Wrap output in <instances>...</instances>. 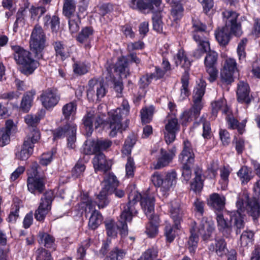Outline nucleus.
I'll list each match as a JSON object with an SVG mask.
<instances>
[{
    "label": "nucleus",
    "mask_w": 260,
    "mask_h": 260,
    "mask_svg": "<svg viewBox=\"0 0 260 260\" xmlns=\"http://www.w3.org/2000/svg\"><path fill=\"white\" fill-rule=\"evenodd\" d=\"M199 124H201L203 127V132L202 136L204 138H208L210 136L211 132L210 124L208 121L203 116L199 122H197L194 123V126L197 127Z\"/></svg>",
    "instance_id": "obj_52"
},
{
    "label": "nucleus",
    "mask_w": 260,
    "mask_h": 260,
    "mask_svg": "<svg viewBox=\"0 0 260 260\" xmlns=\"http://www.w3.org/2000/svg\"><path fill=\"white\" fill-rule=\"evenodd\" d=\"M212 114L216 115L217 111L221 110L222 113L226 114L230 112V109L226 105L225 99H220L212 103Z\"/></svg>",
    "instance_id": "obj_44"
},
{
    "label": "nucleus",
    "mask_w": 260,
    "mask_h": 260,
    "mask_svg": "<svg viewBox=\"0 0 260 260\" xmlns=\"http://www.w3.org/2000/svg\"><path fill=\"white\" fill-rule=\"evenodd\" d=\"M140 200L141 205L145 214L147 216L149 220L154 219L156 223L158 222V217L154 214V198L147 193L142 195L140 193H137L134 197L133 202L135 204Z\"/></svg>",
    "instance_id": "obj_13"
},
{
    "label": "nucleus",
    "mask_w": 260,
    "mask_h": 260,
    "mask_svg": "<svg viewBox=\"0 0 260 260\" xmlns=\"http://www.w3.org/2000/svg\"><path fill=\"white\" fill-rule=\"evenodd\" d=\"M112 145V142L108 138H97L87 139L80 148V153L83 155H91L108 152Z\"/></svg>",
    "instance_id": "obj_10"
},
{
    "label": "nucleus",
    "mask_w": 260,
    "mask_h": 260,
    "mask_svg": "<svg viewBox=\"0 0 260 260\" xmlns=\"http://www.w3.org/2000/svg\"><path fill=\"white\" fill-rule=\"evenodd\" d=\"M249 91L248 84L244 81H240L237 90L238 101L241 103H249L250 101Z\"/></svg>",
    "instance_id": "obj_28"
},
{
    "label": "nucleus",
    "mask_w": 260,
    "mask_h": 260,
    "mask_svg": "<svg viewBox=\"0 0 260 260\" xmlns=\"http://www.w3.org/2000/svg\"><path fill=\"white\" fill-rule=\"evenodd\" d=\"M209 249L210 251H215L219 256L225 255L228 251L226 244L222 238L216 239L214 243L210 245Z\"/></svg>",
    "instance_id": "obj_32"
},
{
    "label": "nucleus",
    "mask_w": 260,
    "mask_h": 260,
    "mask_svg": "<svg viewBox=\"0 0 260 260\" xmlns=\"http://www.w3.org/2000/svg\"><path fill=\"white\" fill-rule=\"evenodd\" d=\"M28 8V4H24V7H20L16 14V20L13 24V30L14 32L18 31V29L20 26H23L25 24V15L26 9Z\"/></svg>",
    "instance_id": "obj_33"
},
{
    "label": "nucleus",
    "mask_w": 260,
    "mask_h": 260,
    "mask_svg": "<svg viewBox=\"0 0 260 260\" xmlns=\"http://www.w3.org/2000/svg\"><path fill=\"white\" fill-rule=\"evenodd\" d=\"M179 129L178 120L176 118H172L168 120L165 125V131L177 133Z\"/></svg>",
    "instance_id": "obj_60"
},
{
    "label": "nucleus",
    "mask_w": 260,
    "mask_h": 260,
    "mask_svg": "<svg viewBox=\"0 0 260 260\" xmlns=\"http://www.w3.org/2000/svg\"><path fill=\"white\" fill-rule=\"evenodd\" d=\"M39 167L37 162L32 164L26 181L28 191L35 196L43 194L45 192L46 177L39 174L38 170Z\"/></svg>",
    "instance_id": "obj_9"
},
{
    "label": "nucleus",
    "mask_w": 260,
    "mask_h": 260,
    "mask_svg": "<svg viewBox=\"0 0 260 260\" xmlns=\"http://www.w3.org/2000/svg\"><path fill=\"white\" fill-rule=\"evenodd\" d=\"M132 3L134 7L136 5L140 10H148L154 12L162 11L164 8L161 0H151L148 3H144L142 0H132Z\"/></svg>",
    "instance_id": "obj_21"
},
{
    "label": "nucleus",
    "mask_w": 260,
    "mask_h": 260,
    "mask_svg": "<svg viewBox=\"0 0 260 260\" xmlns=\"http://www.w3.org/2000/svg\"><path fill=\"white\" fill-rule=\"evenodd\" d=\"M36 91L34 89L26 92L22 99L20 108L24 112H28L32 105Z\"/></svg>",
    "instance_id": "obj_31"
},
{
    "label": "nucleus",
    "mask_w": 260,
    "mask_h": 260,
    "mask_svg": "<svg viewBox=\"0 0 260 260\" xmlns=\"http://www.w3.org/2000/svg\"><path fill=\"white\" fill-rule=\"evenodd\" d=\"M90 67V62L87 61H75L72 65L73 73L78 76H83L88 73Z\"/></svg>",
    "instance_id": "obj_34"
},
{
    "label": "nucleus",
    "mask_w": 260,
    "mask_h": 260,
    "mask_svg": "<svg viewBox=\"0 0 260 260\" xmlns=\"http://www.w3.org/2000/svg\"><path fill=\"white\" fill-rule=\"evenodd\" d=\"M247 42L246 39L244 38L241 40L239 43L237 49L239 59L240 61H244L246 58V52L245 51V48L246 44Z\"/></svg>",
    "instance_id": "obj_59"
},
{
    "label": "nucleus",
    "mask_w": 260,
    "mask_h": 260,
    "mask_svg": "<svg viewBox=\"0 0 260 260\" xmlns=\"http://www.w3.org/2000/svg\"><path fill=\"white\" fill-rule=\"evenodd\" d=\"M92 164L95 173L101 172L106 173L111 169V165L109 164L106 156L104 153L94 154Z\"/></svg>",
    "instance_id": "obj_20"
},
{
    "label": "nucleus",
    "mask_w": 260,
    "mask_h": 260,
    "mask_svg": "<svg viewBox=\"0 0 260 260\" xmlns=\"http://www.w3.org/2000/svg\"><path fill=\"white\" fill-rule=\"evenodd\" d=\"M104 187L103 188L110 192L115 190L119 185V181L113 172L107 174L104 180Z\"/></svg>",
    "instance_id": "obj_35"
},
{
    "label": "nucleus",
    "mask_w": 260,
    "mask_h": 260,
    "mask_svg": "<svg viewBox=\"0 0 260 260\" xmlns=\"http://www.w3.org/2000/svg\"><path fill=\"white\" fill-rule=\"evenodd\" d=\"M214 230V224L212 221H202L199 228L197 226V223L194 222L190 229V236L188 241V248L190 252H194L197 248L199 238L196 234L198 232L202 236L204 240L209 238Z\"/></svg>",
    "instance_id": "obj_8"
},
{
    "label": "nucleus",
    "mask_w": 260,
    "mask_h": 260,
    "mask_svg": "<svg viewBox=\"0 0 260 260\" xmlns=\"http://www.w3.org/2000/svg\"><path fill=\"white\" fill-rule=\"evenodd\" d=\"M20 206L19 202H14L11 207L10 212L6 219L7 222L15 223L19 216Z\"/></svg>",
    "instance_id": "obj_48"
},
{
    "label": "nucleus",
    "mask_w": 260,
    "mask_h": 260,
    "mask_svg": "<svg viewBox=\"0 0 260 260\" xmlns=\"http://www.w3.org/2000/svg\"><path fill=\"white\" fill-rule=\"evenodd\" d=\"M225 198L223 195L217 193L211 194L207 201V204L214 209L221 211L225 206Z\"/></svg>",
    "instance_id": "obj_29"
},
{
    "label": "nucleus",
    "mask_w": 260,
    "mask_h": 260,
    "mask_svg": "<svg viewBox=\"0 0 260 260\" xmlns=\"http://www.w3.org/2000/svg\"><path fill=\"white\" fill-rule=\"evenodd\" d=\"M68 19L69 30L72 34L77 32L80 29L81 18L79 14H77L76 16L67 18Z\"/></svg>",
    "instance_id": "obj_49"
},
{
    "label": "nucleus",
    "mask_w": 260,
    "mask_h": 260,
    "mask_svg": "<svg viewBox=\"0 0 260 260\" xmlns=\"http://www.w3.org/2000/svg\"><path fill=\"white\" fill-rule=\"evenodd\" d=\"M46 35L43 29L39 23L36 24L30 36V48L35 57L40 59L43 58V52L45 47Z\"/></svg>",
    "instance_id": "obj_11"
},
{
    "label": "nucleus",
    "mask_w": 260,
    "mask_h": 260,
    "mask_svg": "<svg viewBox=\"0 0 260 260\" xmlns=\"http://www.w3.org/2000/svg\"><path fill=\"white\" fill-rule=\"evenodd\" d=\"M165 235L167 241L170 243L172 242L175 238V232L171 224L168 222L166 223Z\"/></svg>",
    "instance_id": "obj_63"
},
{
    "label": "nucleus",
    "mask_w": 260,
    "mask_h": 260,
    "mask_svg": "<svg viewBox=\"0 0 260 260\" xmlns=\"http://www.w3.org/2000/svg\"><path fill=\"white\" fill-rule=\"evenodd\" d=\"M29 12L30 19L33 20L37 19L39 22L40 18L47 12V9L43 6L36 7L32 5L29 9Z\"/></svg>",
    "instance_id": "obj_45"
},
{
    "label": "nucleus",
    "mask_w": 260,
    "mask_h": 260,
    "mask_svg": "<svg viewBox=\"0 0 260 260\" xmlns=\"http://www.w3.org/2000/svg\"><path fill=\"white\" fill-rule=\"evenodd\" d=\"M224 18H226L225 25L218 28L215 33L218 42L221 45H226L230 39L231 33L237 37L240 36L242 31L240 24L237 23L238 14L235 12L225 11L222 12Z\"/></svg>",
    "instance_id": "obj_4"
},
{
    "label": "nucleus",
    "mask_w": 260,
    "mask_h": 260,
    "mask_svg": "<svg viewBox=\"0 0 260 260\" xmlns=\"http://www.w3.org/2000/svg\"><path fill=\"white\" fill-rule=\"evenodd\" d=\"M175 63L177 66H180L182 68L187 70L191 64L190 61L188 59L183 50H179L175 57Z\"/></svg>",
    "instance_id": "obj_41"
},
{
    "label": "nucleus",
    "mask_w": 260,
    "mask_h": 260,
    "mask_svg": "<svg viewBox=\"0 0 260 260\" xmlns=\"http://www.w3.org/2000/svg\"><path fill=\"white\" fill-rule=\"evenodd\" d=\"M206 84L201 80L193 91V105L188 110L184 111L181 116L182 123L185 124L197 118L203 107L202 98L204 94Z\"/></svg>",
    "instance_id": "obj_7"
},
{
    "label": "nucleus",
    "mask_w": 260,
    "mask_h": 260,
    "mask_svg": "<svg viewBox=\"0 0 260 260\" xmlns=\"http://www.w3.org/2000/svg\"><path fill=\"white\" fill-rule=\"evenodd\" d=\"M192 35L194 40L198 44H202L204 42H209V33L206 30V26L198 19H192Z\"/></svg>",
    "instance_id": "obj_18"
},
{
    "label": "nucleus",
    "mask_w": 260,
    "mask_h": 260,
    "mask_svg": "<svg viewBox=\"0 0 260 260\" xmlns=\"http://www.w3.org/2000/svg\"><path fill=\"white\" fill-rule=\"evenodd\" d=\"M125 255V252L117 247H115L110 251L104 260H122Z\"/></svg>",
    "instance_id": "obj_50"
},
{
    "label": "nucleus",
    "mask_w": 260,
    "mask_h": 260,
    "mask_svg": "<svg viewBox=\"0 0 260 260\" xmlns=\"http://www.w3.org/2000/svg\"><path fill=\"white\" fill-rule=\"evenodd\" d=\"M37 260H53L50 251L43 247L39 248L37 250Z\"/></svg>",
    "instance_id": "obj_57"
},
{
    "label": "nucleus",
    "mask_w": 260,
    "mask_h": 260,
    "mask_svg": "<svg viewBox=\"0 0 260 260\" xmlns=\"http://www.w3.org/2000/svg\"><path fill=\"white\" fill-rule=\"evenodd\" d=\"M154 108L152 106L145 108L141 111V120L143 123H149L152 119Z\"/></svg>",
    "instance_id": "obj_56"
},
{
    "label": "nucleus",
    "mask_w": 260,
    "mask_h": 260,
    "mask_svg": "<svg viewBox=\"0 0 260 260\" xmlns=\"http://www.w3.org/2000/svg\"><path fill=\"white\" fill-rule=\"evenodd\" d=\"M129 136L125 140L124 144L122 148L121 152L123 156H127V162L125 165V176L128 178L130 177V141L128 140Z\"/></svg>",
    "instance_id": "obj_42"
},
{
    "label": "nucleus",
    "mask_w": 260,
    "mask_h": 260,
    "mask_svg": "<svg viewBox=\"0 0 260 260\" xmlns=\"http://www.w3.org/2000/svg\"><path fill=\"white\" fill-rule=\"evenodd\" d=\"M247 210L254 219H256L260 215L259 199L254 197L249 200L247 205Z\"/></svg>",
    "instance_id": "obj_36"
},
{
    "label": "nucleus",
    "mask_w": 260,
    "mask_h": 260,
    "mask_svg": "<svg viewBox=\"0 0 260 260\" xmlns=\"http://www.w3.org/2000/svg\"><path fill=\"white\" fill-rule=\"evenodd\" d=\"M60 100V94L57 88L49 87L43 90L40 95L42 106L47 110H52Z\"/></svg>",
    "instance_id": "obj_16"
},
{
    "label": "nucleus",
    "mask_w": 260,
    "mask_h": 260,
    "mask_svg": "<svg viewBox=\"0 0 260 260\" xmlns=\"http://www.w3.org/2000/svg\"><path fill=\"white\" fill-rule=\"evenodd\" d=\"M210 50L209 42H204L202 44H198V48L193 52V55L196 58H200L205 53Z\"/></svg>",
    "instance_id": "obj_58"
},
{
    "label": "nucleus",
    "mask_w": 260,
    "mask_h": 260,
    "mask_svg": "<svg viewBox=\"0 0 260 260\" xmlns=\"http://www.w3.org/2000/svg\"><path fill=\"white\" fill-rule=\"evenodd\" d=\"M250 171L247 167H242L237 173L238 176L240 177L242 183L248 182L251 179Z\"/></svg>",
    "instance_id": "obj_62"
},
{
    "label": "nucleus",
    "mask_w": 260,
    "mask_h": 260,
    "mask_svg": "<svg viewBox=\"0 0 260 260\" xmlns=\"http://www.w3.org/2000/svg\"><path fill=\"white\" fill-rule=\"evenodd\" d=\"M41 138L39 130L34 129L25 138L21 150L16 153V157L20 160H27L33 153L35 144Z\"/></svg>",
    "instance_id": "obj_12"
},
{
    "label": "nucleus",
    "mask_w": 260,
    "mask_h": 260,
    "mask_svg": "<svg viewBox=\"0 0 260 260\" xmlns=\"http://www.w3.org/2000/svg\"><path fill=\"white\" fill-rule=\"evenodd\" d=\"M94 32V29L91 26L83 27L76 36V39L77 42L83 44L92 37Z\"/></svg>",
    "instance_id": "obj_37"
},
{
    "label": "nucleus",
    "mask_w": 260,
    "mask_h": 260,
    "mask_svg": "<svg viewBox=\"0 0 260 260\" xmlns=\"http://www.w3.org/2000/svg\"><path fill=\"white\" fill-rule=\"evenodd\" d=\"M44 28L50 29L52 32H57L60 27V18L58 15L46 14L43 17Z\"/></svg>",
    "instance_id": "obj_26"
},
{
    "label": "nucleus",
    "mask_w": 260,
    "mask_h": 260,
    "mask_svg": "<svg viewBox=\"0 0 260 260\" xmlns=\"http://www.w3.org/2000/svg\"><path fill=\"white\" fill-rule=\"evenodd\" d=\"M96 82L95 84L96 89L95 95L96 96V100L100 101L102 98L106 95L107 90L105 88L103 81H99L98 78H96Z\"/></svg>",
    "instance_id": "obj_51"
},
{
    "label": "nucleus",
    "mask_w": 260,
    "mask_h": 260,
    "mask_svg": "<svg viewBox=\"0 0 260 260\" xmlns=\"http://www.w3.org/2000/svg\"><path fill=\"white\" fill-rule=\"evenodd\" d=\"M170 213L176 228L178 229L183 216V211L180 207L179 202L173 201L171 202Z\"/></svg>",
    "instance_id": "obj_27"
},
{
    "label": "nucleus",
    "mask_w": 260,
    "mask_h": 260,
    "mask_svg": "<svg viewBox=\"0 0 260 260\" xmlns=\"http://www.w3.org/2000/svg\"><path fill=\"white\" fill-rule=\"evenodd\" d=\"M96 78L90 79L88 82V89H87V96L88 99H93L95 96V84L96 83Z\"/></svg>",
    "instance_id": "obj_64"
},
{
    "label": "nucleus",
    "mask_w": 260,
    "mask_h": 260,
    "mask_svg": "<svg viewBox=\"0 0 260 260\" xmlns=\"http://www.w3.org/2000/svg\"><path fill=\"white\" fill-rule=\"evenodd\" d=\"M16 133V126L12 119L7 120L5 127L0 130V147H3L8 145L10 141V137Z\"/></svg>",
    "instance_id": "obj_19"
},
{
    "label": "nucleus",
    "mask_w": 260,
    "mask_h": 260,
    "mask_svg": "<svg viewBox=\"0 0 260 260\" xmlns=\"http://www.w3.org/2000/svg\"><path fill=\"white\" fill-rule=\"evenodd\" d=\"M11 48L20 72L27 77L33 74L40 63L32 57L31 52L17 45L11 44Z\"/></svg>",
    "instance_id": "obj_5"
},
{
    "label": "nucleus",
    "mask_w": 260,
    "mask_h": 260,
    "mask_svg": "<svg viewBox=\"0 0 260 260\" xmlns=\"http://www.w3.org/2000/svg\"><path fill=\"white\" fill-rule=\"evenodd\" d=\"M54 191L51 189L46 190L42 195L38 209L35 212V219L44 222L46 215L51 209L52 203L54 199Z\"/></svg>",
    "instance_id": "obj_14"
},
{
    "label": "nucleus",
    "mask_w": 260,
    "mask_h": 260,
    "mask_svg": "<svg viewBox=\"0 0 260 260\" xmlns=\"http://www.w3.org/2000/svg\"><path fill=\"white\" fill-rule=\"evenodd\" d=\"M77 105L75 102H70L63 106L62 113L64 117L61 119L62 123L57 128L51 130L52 140L55 142L58 140L67 138L68 147L73 149L75 147L77 125L75 122Z\"/></svg>",
    "instance_id": "obj_1"
},
{
    "label": "nucleus",
    "mask_w": 260,
    "mask_h": 260,
    "mask_svg": "<svg viewBox=\"0 0 260 260\" xmlns=\"http://www.w3.org/2000/svg\"><path fill=\"white\" fill-rule=\"evenodd\" d=\"M196 177L194 181L191 183V188L194 191H200L203 186L201 172L198 171L195 172Z\"/></svg>",
    "instance_id": "obj_55"
},
{
    "label": "nucleus",
    "mask_w": 260,
    "mask_h": 260,
    "mask_svg": "<svg viewBox=\"0 0 260 260\" xmlns=\"http://www.w3.org/2000/svg\"><path fill=\"white\" fill-rule=\"evenodd\" d=\"M163 11L152 12L153 14L152 17L153 29L157 32H160L162 30L163 23L161 19L160 12Z\"/></svg>",
    "instance_id": "obj_54"
},
{
    "label": "nucleus",
    "mask_w": 260,
    "mask_h": 260,
    "mask_svg": "<svg viewBox=\"0 0 260 260\" xmlns=\"http://www.w3.org/2000/svg\"><path fill=\"white\" fill-rule=\"evenodd\" d=\"M177 182V173L174 171L168 172L164 178L163 191L169 190L174 186Z\"/></svg>",
    "instance_id": "obj_39"
},
{
    "label": "nucleus",
    "mask_w": 260,
    "mask_h": 260,
    "mask_svg": "<svg viewBox=\"0 0 260 260\" xmlns=\"http://www.w3.org/2000/svg\"><path fill=\"white\" fill-rule=\"evenodd\" d=\"M40 118L37 115H28L25 117V121L28 126L32 127V131L34 129L39 130L37 125L40 122Z\"/></svg>",
    "instance_id": "obj_61"
},
{
    "label": "nucleus",
    "mask_w": 260,
    "mask_h": 260,
    "mask_svg": "<svg viewBox=\"0 0 260 260\" xmlns=\"http://www.w3.org/2000/svg\"><path fill=\"white\" fill-rule=\"evenodd\" d=\"M76 10V3L74 0H64L62 14L66 18L72 17Z\"/></svg>",
    "instance_id": "obj_43"
},
{
    "label": "nucleus",
    "mask_w": 260,
    "mask_h": 260,
    "mask_svg": "<svg viewBox=\"0 0 260 260\" xmlns=\"http://www.w3.org/2000/svg\"><path fill=\"white\" fill-rule=\"evenodd\" d=\"M128 65V62L126 58L124 56L119 57L116 63L113 65L114 73L121 78H126L129 74L128 71L126 72Z\"/></svg>",
    "instance_id": "obj_30"
},
{
    "label": "nucleus",
    "mask_w": 260,
    "mask_h": 260,
    "mask_svg": "<svg viewBox=\"0 0 260 260\" xmlns=\"http://www.w3.org/2000/svg\"><path fill=\"white\" fill-rule=\"evenodd\" d=\"M109 192V191L102 188L97 195L96 203L100 209L104 208L109 205L110 203V200L108 199Z\"/></svg>",
    "instance_id": "obj_46"
},
{
    "label": "nucleus",
    "mask_w": 260,
    "mask_h": 260,
    "mask_svg": "<svg viewBox=\"0 0 260 260\" xmlns=\"http://www.w3.org/2000/svg\"><path fill=\"white\" fill-rule=\"evenodd\" d=\"M156 223L154 219L149 220V223L146 225L145 233L150 238L155 237L158 234V224Z\"/></svg>",
    "instance_id": "obj_53"
},
{
    "label": "nucleus",
    "mask_w": 260,
    "mask_h": 260,
    "mask_svg": "<svg viewBox=\"0 0 260 260\" xmlns=\"http://www.w3.org/2000/svg\"><path fill=\"white\" fill-rule=\"evenodd\" d=\"M226 117V120L228 124L229 127L232 129L237 128L240 134H242L244 131V128L245 126V121H243L239 123L238 120L235 118L231 114V111L228 114Z\"/></svg>",
    "instance_id": "obj_38"
},
{
    "label": "nucleus",
    "mask_w": 260,
    "mask_h": 260,
    "mask_svg": "<svg viewBox=\"0 0 260 260\" xmlns=\"http://www.w3.org/2000/svg\"><path fill=\"white\" fill-rule=\"evenodd\" d=\"M38 242L44 246V248L55 251L56 249L55 238L52 235L44 231H40L37 235Z\"/></svg>",
    "instance_id": "obj_22"
},
{
    "label": "nucleus",
    "mask_w": 260,
    "mask_h": 260,
    "mask_svg": "<svg viewBox=\"0 0 260 260\" xmlns=\"http://www.w3.org/2000/svg\"><path fill=\"white\" fill-rule=\"evenodd\" d=\"M56 58L63 61L70 56L69 48L63 41H55L52 43Z\"/></svg>",
    "instance_id": "obj_25"
},
{
    "label": "nucleus",
    "mask_w": 260,
    "mask_h": 260,
    "mask_svg": "<svg viewBox=\"0 0 260 260\" xmlns=\"http://www.w3.org/2000/svg\"><path fill=\"white\" fill-rule=\"evenodd\" d=\"M104 123V120L100 115L96 116L93 112L87 111L82 119V128L84 135L87 137H91L94 128L98 129Z\"/></svg>",
    "instance_id": "obj_15"
},
{
    "label": "nucleus",
    "mask_w": 260,
    "mask_h": 260,
    "mask_svg": "<svg viewBox=\"0 0 260 260\" xmlns=\"http://www.w3.org/2000/svg\"><path fill=\"white\" fill-rule=\"evenodd\" d=\"M179 161L182 165H192L194 160V154L188 141L184 142L183 149L179 155Z\"/></svg>",
    "instance_id": "obj_24"
},
{
    "label": "nucleus",
    "mask_w": 260,
    "mask_h": 260,
    "mask_svg": "<svg viewBox=\"0 0 260 260\" xmlns=\"http://www.w3.org/2000/svg\"><path fill=\"white\" fill-rule=\"evenodd\" d=\"M217 58V53L213 51L208 52L205 58L204 64L209 75V80L211 82L214 81L217 76L218 70L216 68Z\"/></svg>",
    "instance_id": "obj_17"
},
{
    "label": "nucleus",
    "mask_w": 260,
    "mask_h": 260,
    "mask_svg": "<svg viewBox=\"0 0 260 260\" xmlns=\"http://www.w3.org/2000/svg\"><path fill=\"white\" fill-rule=\"evenodd\" d=\"M247 199L248 196L246 194L243 193L239 195L236 202V207L237 210L236 212H232L230 215V220H228L226 215L222 213H217L216 216V221L218 230L221 231L223 235L228 236L232 231H235L236 234L241 233L242 229L244 228V222L243 221V215L242 213L245 210V206L243 202V199Z\"/></svg>",
    "instance_id": "obj_2"
},
{
    "label": "nucleus",
    "mask_w": 260,
    "mask_h": 260,
    "mask_svg": "<svg viewBox=\"0 0 260 260\" xmlns=\"http://www.w3.org/2000/svg\"><path fill=\"white\" fill-rule=\"evenodd\" d=\"M82 158L80 157L71 171L72 177L74 179L80 178L83 176L86 166L82 162Z\"/></svg>",
    "instance_id": "obj_47"
},
{
    "label": "nucleus",
    "mask_w": 260,
    "mask_h": 260,
    "mask_svg": "<svg viewBox=\"0 0 260 260\" xmlns=\"http://www.w3.org/2000/svg\"><path fill=\"white\" fill-rule=\"evenodd\" d=\"M128 201L124 207L116 222L114 220H110L105 222L107 235L109 237H115L119 231L121 238H124L128 233L127 222L130 221V193L127 194Z\"/></svg>",
    "instance_id": "obj_6"
},
{
    "label": "nucleus",
    "mask_w": 260,
    "mask_h": 260,
    "mask_svg": "<svg viewBox=\"0 0 260 260\" xmlns=\"http://www.w3.org/2000/svg\"><path fill=\"white\" fill-rule=\"evenodd\" d=\"M103 219V217L101 213L94 209L89 219L88 224L89 228L91 230H95L101 224Z\"/></svg>",
    "instance_id": "obj_40"
},
{
    "label": "nucleus",
    "mask_w": 260,
    "mask_h": 260,
    "mask_svg": "<svg viewBox=\"0 0 260 260\" xmlns=\"http://www.w3.org/2000/svg\"><path fill=\"white\" fill-rule=\"evenodd\" d=\"M129 105L127 100H123L121 107L108 113L107 123L110 131L109 135L115 137L118 132L125 130L128 126Z\"/></svg>",
    "instance_id": "obj_3"
},
{
    "label": "nucleus",
    "mask_w": 260,
    "mask_h": 260,
    "mask_svg": "<svg viewBox=\"0 0 260 260\" xmlns=\"http://www.w3.org/2000/svg\"><path fill=\"white\" fill-rule=\"evenodd\" d=\"M176 148L173 147L167 151L163 148L160 150V155L158 158L157 162L154 166L155 169H159L168 166L171 162L173 157L175 155Z\"/></svg>",
    "instance_id": "obj_23"
}]
</instances>
